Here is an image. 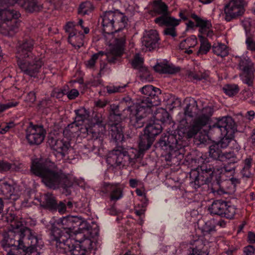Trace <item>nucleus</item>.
I'll return each mask as SVG.
<instances>
[{
    "label": "nucleus",
    "instance_id": "nucleus-1",
    "mask_svg": "<svg viewBox=\"0 0 255 255\" xmlns=\"http://www.w3.org/2000/svg\"><path fill=\"white\" fill-rule=\"evenodd\" d=\"M213 113V109L209 106L198 110L197 102L194 99L186 106L185 115L190 117L195 116L192 125L188 126L186 120L183 119L173 133L162 136L159 140V145L165 151L164 156L166 161L177 162L182 159L184 147L186 145L184 139L193 137L203 127L207 125Z\"/></svg>",
    "mask_w": 255,
    "mask_h": 255
},
{
    "label": "nucleus",
    "instance_id": "nucleus-2",
    "mask_svg": "<svg viewBox=\"0 0 255 255\" xmlns=\"http://www.w3.org/2000/svg\"><path fill=\"white\" fill-rule=\"evenodd\" d=\"M5 219L11 229L3 233L0 244L8 252L6 255H39L42 241L15 217L13 212H7Z\"/></svg>",
    "mask_w": 255,
    "mask_h": 255
},
{
    "label": "nucleus",
    "instance_id": "nucleus-3",
    "mask_svg": "<svg viewBox=\"0 0 255 255\" xmlns=\"http://www.w3.org/2000/svg\"><path fill=\"white\" fill-rule=\"evenodd\" d=\"M102 25L108 45L107 56L111 62H114L116 57L121 56L125 51L126 35H116V33L126 27L128 18L118 10L107 11L101 15Z\"/></svg>",
    "mask_w": 255,
    "mask_h": 255
},
{
    "label": "nucleus",
    "instance_id": "nucleus-4",
    "mask_svg": "<svg viewBox=\"0 0 255 255\" xmlns=\"http://www.w3.org/2000/svg\"><path fill=\"white\" fill-rule=\"evenodd\" d=\"M55 8L62 3V0H47ZM17 4L29 12L40 10L42 7L40 0H0V7L4 5L13 6ZM20 12L10 8H0V32L6 36H12L17 31L19 25Z\"/></svg>",
    "mask_w": 255,
    "mask_h": 255
},
{
    "label": "nucleus",
    "instance_id": "nucleus-5",
    "mask_svg": "<svg viewBox=\"0 0 255 255\" xmlns=\"http://www.w3.org/2000/svg\"><path fill=\"white\" fill-rule=\"evenodd\" d=\"M31 172L42 178L43 183L47 187L55 189L60 187L64 189L73 185H79L78 180L71 174H66L61 171L56 172L54 163L41 159H35L32 161Z\"/></svg>",
    "mask_w": 255,
    "mask_h": 255
},
{
    "label": "nucleus",
    "instance_id": "nucleus-6",
    "mask_svg": "<svg viewBox=\"0 0 255 255\" xmlns=\"http://www.w3.org/2000/svg\"><path fill=\"white\" fill-rule=\"evenodd\" d=\"M212 128L216 131L220 132L222 137L221 140L210 146L209 155L214 159L224 160L231 158L234 162H238V158L234 152H223L222 149L226 148L234 137L236 130L235 124L231 117H223L219 119Z\"/></svg>",
    "mask_w": 255,
    "mask_h": 255
},
{
    "label": "nucleus",
    "instance_id": "nucleus-7",
    "mask_svg": "<svg viewBox=\"0 0 255 255\" xmlns=\"http://www.w3.org/2000/svg\"><path fill=\"white\" fill-rule=\"evenodd\" d=\"M221 161H225L226 164H223L220 166L216 165L213 170L209 168L206 164H203L196 169H192L190 174V183L195 189L201 185L209 184L212 181H219L223 178V176H233L235 173L236 167L234 162L231 158H226Z\"/></svg>",
    "mask_w": 255,
    "mask_h": 255
},
{
    "label": "nucleus",
    "instance_id": "nucleus-8",
    "mask_svg": "<svg viewBox=\"0 0 255 255\" xmlns=\"http://www.w3.org/2000/svg\"><path fill=\"white\" fill-rule=\"evenodd\" d=\"M140 91L144 96L139 102L129 107L127 109L129 112L130 124L136 128L143 126L144 118L151 112V108L160 103L157 94L160 90L152 85H145Z\"/></svg>",
    "mask_w": 255,
    "mask_h": 255
},
{
    "label": "nucleus",
    "instance_id": "nucleus-9",
    "mask_svg": "<svg viewBox=\"0 0 255 255\" xmlns=\"http://www.w3.org/2000/svg\"><path fill=\"white\" fill-rule=\"evenodd\" d=\"M33 41L29 39L19 44L17 48V64L24 74L36 77L43 63L41 59L33 55L31 50Z\"/></svg>",
    "mask_w": 255,
    "mask_h": 255
},
{
    "label": "nucleus",
    "instance_id": "nucleus-10",
    "mask_svg": "<svg viewBox=\"0 0 255 255\" xmlns=\"http://www.w3.org/2000/svg\"><path fill=\"white\" fill-rule=\"evenodd\" d=\"M52 224L50 238L52 230H59L61 235L67 236V238H73L74 233L76 234L79 230L87 229L88 226L86 221L76 216H68L60 218Z\"/></svg>",
    "mask_w": 255,
    "mask_h": 255
},
{
    "label": "nucleus",
    "instance_id": "nucleus-11",
    "mask_svg": "<svg viewBox=\"0 0 255 255\" xmlns=\"http://www.w3.org/2000/svg\"><path fill=\"white\" fill-rule=\"evenodd\" d=\"M139 158V152L135 148H131L126 151L122 147L110 151L107 158V162L112 166L120 168H126L132 166L136 159Z\"/></svg>",
    "mask_w": 255,
    "mask_h": 255
},
{
    "label": "nucleus",
    "instance_id": "nucleus-12",
    "mask_svg": "<svg viewBox=\"0 0 255 255\" xmlns=\"http://www.w3.org/2000/svg\"><path fill=\"white\" fill-rule=\"evenodd\" d=\"M78 128L77 136L85 138L91 134L94 140H102L106 132V126L103 124L102 118L100 115L94 116L90 124L78 126Z\"/></svg>",
    "mask_w": 255,
    "mask_h": 255
},
{
    "label": "nucleus",
    "instance_id": "nucleus-13",
    "mask_svg": "<svg viewBox=\"0 0 255 255\" xmlns=\"http://www.w3.org/2000/svg\"><path fill=\"white\" fill-rule=\"evenodd\" d=\"M51 240L55 242L57 248L62 250L64 253L70 252L73 255H85L84 249L74 243L73 238L61 235L59 230L54 229L51 234Z\"/></svg>",
    "mask_w": 255,
    "mask_h": 255
},
{
    "label": "nucleus",
    "instance_id": "nucleus-14",
    "mask_svg": "<svg viewBox=\"0 0 255 255\" xmlns=\"http://www.w3.org/2000/svg\"><path fill=\"white\" fill-rule=\"evenodd\" d=\"M0 194L8 202L13 203L20 198L22 190L15 181L8 178L0 181Z\"/></svg>",
    "mask_w": 255,
    "mask_h": 255
},
{
    "label": "nucleus",
    "instance_id": "nucleus-15",
    "mask_svg": "<svg viewBox=\"0 0 255 255\" xmlns=\"http://www.w3.org/2000/svg\"><path fill=\"white\" fill-rule=\"evenodd\" d=\"M247 2L245 0H232L224 7L225 19L230 21L242 15L245 10Z\"/></svg>",
    "mask_w": 255,
    "mask_h": 255
},
{
    "label": "nucleus",
    "instance_id": "nucleus-16",
    "mask_svg": "<svg viewBox=\"0 0 255 255\" xmlns=\"http://www.w3.org/2000/svg\"><path fill=\"white\" fill-rule=\"evenodd\" d=\"M48 143L54 151V154L58 160H61L73 150L70 142L64 138L56 139L50 137Z\"/></svg>",
    "mask_w": 255,
    "mask_h": 255
},
{
    "label": "nucleus",
    "instance_id": "nucleus-17",
    "mask_svg": "<svg viewBox=\"0 0 255 255\" xmlns=\"http://www.w3.org/2000/svg\"><path fill=\"white\" fill-rule=\"evenodd\" d=\"M46 131L41 126L30 123L26 129V138L30 144H40L44 139Z\"/></svg>",
    "mask_w": 255,
    "mask_h": 255
},
{
    "label": "nucleus",
    "instance_id": "nucleus-18",
    "mask_svg": "<svg viewBox=\"0 0 255 255\" xmlns=\"http://www.w3.org/2000/svg\"><path fill=\"white\" fill-rule=\"evenodd\" d=\"M240 69L243 71L240 75L241 80L248 86H252L254 79L255 69L254 64L248 56H243L239 63Z\"/></svg>",
    "mask_w": 255,
    "mask_h": 255
},
{
    "label": "nucleus",
    "instance_id": "nucleus-19",
    "mask_svg": "<svg viewBox=\"0 0 255 255\" xmlns=\"http://www.w3.org/2000/svg\"><path fill=\"white\" fill-rule=\"evenodd\" d=\"M155 22L160 26H166L164 30V33L166 35L175 37L176 35V26L179 25L180 19H177L172 16L162 15L154 20Z\"/></svg>",
    "mask_w": 255,
    "mask_h": 255
},
{
    "label": "nucleus",
    "instance_id": "nucleus-20",
    "mask_svg": "<svg viewBox=\"0 0 255 255\" xmlns=\"http://www.w3.org/2000/svg\"><path fill=\"white\" fill-rule=\"evenodd\" d=\"M75 25L72 21L67 23L65 26V31L69 33L68 42L76 49H79L83 45L84 35L80 32L73 30Z\"/></svg>",
    "mask_w": 255,
    "mask_h": 255
},
{
    "label": "nucleus",
    "instance_id": "nucleus-21",
    "mask_svg": "<svg viewBox=\"0 0 255 255\" xmlns=\"http://www.w3.org/2000/svg\"><path fill=\"white\" fill-rule=\"evenodd\" d=\"M158 34L156 30L145 31L142 39V49L144 51H150L157 45Z\"/></svg>",
    "mask_w": 255,
    "mask_h": 255
},
{
    "label": "nucleus",
    "instance_id": "nucleus-22",
    "mask_svg": "<svg viewBox=\"0 0 255 255\" xmlns=\"http://www.w3.org/2000/svg\"><path fill=\"white\" fill-rule=\"evenodd\" d=\"M101 190L105 193L110 192V199L113 201L118 200L123 197V189L119 183L104 182L102 184Z\"/></svg>",
    "mask_w": 255,
    "mask_h": 255
},
{
    "label": "nucleus",
    "instance_id": "nucleus-23",
    "mask_svg": "<svg viewBox=\"0 0 255 255\" xmlns=\"http://www.w3.org/2000/svg\"><path fill=\"white\" fill-rule=\"evenodd\" d=\"M192 17L196 22V26L200 28V33L209 37H212L214 32L212 30L211 21L206 19L201 18L195 14L192 15Z\"/></svg>",
    "mask_w": 255,
    "mask_h": 255
},
{
    "label": "nucleus",
    "instance_id": "nucleus-24",
    "mask_svg": "<svg viewBox=\"0 0 255 255\" xmlns=\"http://www.w3.org/2000/svg\"><path fill=\"white\" fill-rule=\"evenodd\" d=\"M154 70L161 74H175L180 71V68L170 63L166 60L157 63L153 67Z\"/></svg>",
    "mask_w": 255,
    "mask_h": 255
},
{
    "label": "nucleus",
    "instance_id": "nucleus-25",
    "mask_svg": "<svg viewBox=\"0 0 255 255\" xmlns=\"http://www.w3.org/2000/svg\"><path fill=\"white\" fill-rule=\"evenodd\" d=\"M45 203L43 205L44 208H47L50 210H54L57 209L58 212L63 214L66 210V206L62 202L57 205L54 197L53 195L47 193L44 195Z\"/></svg>",
    "mask_w": 255,
    "mask_h": 255
},
{
    "label": "nucleus",
    "instance_id": "nucleus-26",
    "mask_svg": "<svg viewBox=\"0 0 255 255\" xmlns=\"http://www.w3.org/2000/svg\"><path fill=\"white\" fill-rule=\"evenodd\" d=\"M162 131L161 126L157 123L154 122L152 124H148L144 129L143 136L142 138L148 137L150 143L151 141L155 140V137Z\"/></svg>",
    "mask_w": 255,
    "mask_h": 255
},
{
    "label": "nucleus",
    "instance_id": "nucleus-27",
    "mask_svg": "<svg viewBox=\"0 0 255 255\" xmlns=\"http://www.w3.org/2000/svg\"><path fill=\"white\" fill-rule=\"evenodd\" d=\"M191 251L189 255H208L207 247L201 238H198L190 243Z\"/></svg>",
    "mask_w": 255,
    "mask_h": 255
},
{
    "label": "nucleus",
    "instance_id": "nucleus-28",
    "mask_svg": "<svg viewBox=\"0 0 255 255\" xmlns=\"http://www.w3.org/2000/svg\"><path fill=\"white\" fill-rule=\"evenodd\" d=\"M76 117L74 122L79 126H82L83 124H90L91 119H90L89 112L83 107H81L78 110H75Z\"/></svg>",
    "mask_w": 255,
    "mask_h": 255
},
{
    "label": "nucleus",
    "instance_id": "nucleus-29",
    "mask_svg": "<svg viewBox=\"0 0 255 255\" xmlns=\"http://www.w3.org/2000/svg\"><path fill=\"white\" fill-rule=\"evenodd\" d=\"M81 230H79L76 234L74 233V237L73 239L74 243H76L77 245H79L83 249H84L85 252L87 249H90L92 248V243L91 240L87 238H83V235L81 232Z\"/></svg>",
    "mask_w": 255,
    "mask_h": 255
},
{
    "label": "nucleus",
    "instance_id": "nucleus-30",
    "mask_svg": "<svg viewBox=\"0 0 255 255\" xmlns=\"http://www.w3.org/2000/svg\"><path fill=\"white\" fill-rule=\"evenodd\" d=\"M227 206V202L222 200L214 201L209 207V211L211 214L217 215L222 217L224 209Z\"/></svg>",
    "mask_w": 255,
    "mask_h": 255
},
{
    "label": "nucleus",
    "instance_id": "nucleus-31",
    "mask_svg": "<svg viewBox=\"0 0 255 255\" xmlns=\"http://www.w3.org/2000/svg\"><path fill=\"white\" fill-rule=\"evenodd\" d=\"M110 133L112 138L116 142L122 141L124 134L121 126L118 123L113 124L111 127Z\"/></svg>",
    "mask_w": 255,
    "mask_h": 255
},
{
    "label": "nucleus",
    "instance_id": "nucleus-32",
    "mask_svg": "<svg viewBox=\"0 0 255 255\" xmlns=\"http://www.w3.org/2000/svg\"><path fill=\"white\" fill-rule=\"evenodd\" d=\"M78 126L74 122L68 125L63 130V135L67 139L71 140L72 138L77 136Z\"/></svg>",
    "mask_w": 255,
    "mask_h": 255
},
{
    "label": "nucleus",
    "instance_id": "nucleus-33",
    "mask_svg": "<svg viewBox=\"0 0 255 255\" xmlns=\"http://www.w3.org/2000/svg\"><path fill=\"white\" fill-rule=\"evenodd\" d=\"M143 134H142L139 136V141L138 143L139 150L137 152H139V158L143 155L144 151L148 150L153 144L154 141H151L150 143L149 138L148 137H145V138H142Z\"/></svg>",
    "mask_w": 255,
    "mask_h": 255
},
{
    "label": "nucleus",
    "instance_id": "nucleus-34",
    "mask_svg": "<svg viewBox=\"0 0 255 255\" xmlns=\"http://www.w3.org/2000/svg\"><path fill=\"white\" fill-rule=\"evenodd\" d=\"M242 25L247 35H252L255 33V21L249 18H246L242 21Z\"/></svg>",
    "mask_w": 255,
    "mask_h": 255
},
{
    "label": "nucleus",
    "instance_id": "nucleus-35",
    "mask_svg": "<svg viewBox=\"0 0 255 255\" xmlns=\"http://www.w3.org/2000/svg\"><path fill=\"white\" fill-rule=\"evenodd\" d=\"M212 50L214 54L221 57L226 56L229 53L226 45L221 43H214L212 47Z\"/></svg>",
    "mask_w": 255,
    "mask_h": 255
},
{
    "label": "nucleus",
    "instance_id": "nucleus-36",
    "mask_svg": "<svg viewBox=\"0 0 255 255\" xmlns=\"http://www.w3.org/2000/svg\"><path fill=\"white\" fill-rule=\"evenodd\" d=\"M108 52V49H107V52L105 54L104 52L100 51L99 52H98L97 53L93 54L92 55V56L91 57V58H90V59H89V60H88L86 62V65L87 67L89 68H93L95 66V62H96V60H97L99 59H101V58L102 57H103L104 55H106V58H107V60H108V61L111 62V61H110L108 60L107 56V53ZM120 56L116 57L114 62H111V63L115 62L117 59Z\"/></svg>",
    "mask_w": 255,
    "mask_h": 255
},
{
    "label": "nucleus",
    "instance_id": "nucleus-37",
    "mask_svg": "<svg viewBox=\"0 0 255 255\" xmlns=\"http://www.w3.org/2000/svg\"><path fill=\"white\" fill-rule=\"evenodd\" d=\"M197 44V40L196 36L191 35L180 42L179 48L181 49L187 50L191 47H194Z\"/></svg>",
    "mask_w": 255,
    "mask_h": 255
},
{
    "label": "nucleus",
    "instance_id": "nucleus-38",
    "mask_svg": "<svg viewBox=\"0 0 255 255\" xmlns=\"http://www.w3.org/2000/svg\"><path fill=\"white\" fill-rule=\"evenodd\" d=\"M197 69H194L193 71L188 73L189 78L192 80L199 81L205 79L208 76V73L204 72L202 69L197 72Z\"/></svg>",
    "mask_w": 255,
    "mask_h": 255
},
{
    "label": "nucleus",
    "instance_id": "nucleus-39",
    "mask_svg": "<svg viewBox=\"0 0 255 255\" xmlns=\"http://www.w3.org/2000/svg\"><path fill=\"white\" fill-rule=\"evenodd\" d=\"M153 9L158 14L164 15L167 12L168 7L161 0H155L154 1Z\"/></svg>",
    "mask_w": 255,
    "mask_h": 255
},
{
    "label": "nucleus",
    "instance_id": "nucleus-40",
    "mask_svg": "<svg viewBox=\"0 0 255 255\" xmlns=\"http://www.w3.org/2000/svg\"><path fill=\"white\" fill-rule=\"evenodd\" d=\"M216 226L214 220H209L205 222L202 227L201 230L204 236L210 234L216 231Z\"/></svg>",
    "mask_w": 255,
    "mask_h": 255
},
{
    "label": "nucleus",
    "instance_id": "nucleus-41",
    "mask_svg": "<svg viewBox=\"0 0 255 255\" xmlns=\"http://www.w3.org/2000/svg\"><path fill=\"white\" fill-rule=\"evenodd\" d=\"M198 36L201 42L198 54H205L209 51L211 48V45L204 36L199 35Z\"/></svg>",
    "mask_w": 255,
    "mask_h": 255
},
{
    "label": "nucleus",
    "instance_id": "nucleus-42",
    "mask_svg": "<svg viewBox=\"0 0 255 255\" xmlns=\"http://www.w3.org/2000/svg\"><path fill=\"white\" fill-rule=\"evenodd\" d=\"M94 8L93 4L89 1L82 3L79 6V13L83 15L88 14Z\"/></svg>",
    "mask_w": 255,
    "mask_h": 255
},
{
    "label": "nucleus",
    "instance_id": "nucleus-43",
    "mask_svg": "<svg viewBox=\"0 0 255 255\" xmlns=\"http://www.w3.org/2000/svg\"><path fill=\"white\" fill-rule=\"evenodd\" d=\"M224 214L222 217L227 219H233L236 213V208L235 206L232 205L230 203L227 202V206L224 209Z\"/></svg>",
    "mask_w": 255,
    "mask_h": 255
},
{
    "label": "nucleus",
    "instance_id": "nucleus-44",
    "mask_svg": "<svg viewBox=\"0 0 255 255\" xmlns=\"http://www.w3.org/2000/svg\"><path fill=\"white\" fill-rule=\"evenodd\" d=\"M223 91L226 95L233 96L238 93L239 88L236 84H228L224 87Z\"/></svg>",
    "mask_w": 255,
    "mask_h": 255
},
{
    "label": "nucleus",
    "instance_id": "nucleus-45",
    "mask_svg": "<svg viewBox=\"0 0 255 255\" xmlns=\"http://www.w3.org/2000/svg\"><path fill=\"white\" fill-rule=\"evenodd\" d=\"M143 60L142 57H141L139 54H136L133 59L131 62V64L132 67L136 69H140V68H142Z\"/></svg>",
    "mask_w": 255,
    "mask_h": 255
},
{
    "label": "nucleus",
    "instance_id": "nucleus-46",
    "mask_svg": "<svg viewBox=\"0 0 255 255\" xmlns=\"http://www.w3.org/2000/svg\"><path fill=\"white\" fill-rule=\"evenodd\" d=\"M15 125V124L12 121L1 124L0 125V133L1 134H5L10 129L14 128Z\"/></svg>",
    "mask_w": 255,
    "mask_h": 255
},
{
    "label": "nucleus",
    "instance_id": "nucleus-47",
    "mask_svg": "<svg viewBox=\"0 0 255 255\" xmlns=\"http://www.w3.org/2000/svg\"><path fill=\"white\" fill-rule=\"evenodd\" d=\"M18 104V102L15 100L8 101L6 103H0V113L8 109L16 107Z\"/></svg>",
    "mask_w": 255,
    "mask_h": 255
},
{
    "label": "nucleus",
    "instance_id": "nucleus-48",
    "mask_svg": "<svg viewBox=\"0 0 255 255\" xmlns=\"http://www.w3.org/2000/svg\"><path fill=\"white\" fill-rule=\"evenodd\" d=\"M247 49L251 51H255V41L252 38L248 36L246 40Z\"/></svg>",
    "mask_w": 255,
    "mask_h": 255
},
{
    "label": "nucleus",
    "instance_id": "nucleus-49",
    "mask_svg": "<svg viewBox=\"0 0 255 255\" xmlns=\"http://www.w3.org/2000/svg\"><path fill=\"white\" fill-rule=\"evenodd\" d=\"M126 85L122 86H114L109 87L107 88V91L109 93H114L116 92H122L123 91L124 89L126 87Z\"/></svg>",
    "mask_w": 255,
    "mask_h": 255
},
{
    "label": "nucleus",
    "instance_id": "nucleus-50",
    "mask_svg": "<svg viewBox=\"0 0 255 255\" xmlns=\"http://www.w3.org/2000/svg\"><path fill=\"white\" fill-rule=\"evenodd\" d=\"M12 165L7 162L0 161V171H6L11 168Z\"/></svg>",
    "mask_w": 255,
    "mask_h": 255
},
{
    "label": "nucleus",
    "instance_id": "nucleus-51",
    "mask_svg": "<svg viewBox=\"0 0 255 255\" xmlns=\"http://www.w3.org/2000/svg\"><path fill=\"white\" fill-rule=\"evenodd\" d=\"M255 254V248L252 245H249L244 249V255H253Z\"/></svg>",
    "mask_w": 255,
    "mask_h": 255
},
{
    "label": "nucleus",
    "instance_id": "nucleus-52",
    "mask_svg": "<svg viewBox=\"0 0 255 255\" xmlns=\"http://www.w3.org/2000/svg\"><path fill=\"white\" fill-rule=\"evenodd\" d=\"M74 24V25H75L74 27V28H73V30H75V31H78L77 29H76V27L77 26H80L81 27V28L82 29H83L84 30V32L85 34H87L89 32V29L88 27H84L83 26V21L82 19H80L79 20V22L77 24H75L74 22H73Z\"/></svg>",
    "mask_w": 255,
    "mask_h": 255
},
{
    "label": "nucleus",
    "instance_id": "nucleus-53",
    "mask_svg": "<svg viewBox=\"0 0 255 255\" xmlns=\"http://www.w3.org/2000/svg\"><path fill=\"white\" fill-rule=\"evenodd\" d=\"M74 24V25H75L74 27V28H73V30H75V31H78L77 29H76V27L77 26H80L81 27V28L82 29H83L84 30V32L85 34H87L89 32V29L88 27H84L83 26V21L82 19H80L79 20V22L77 24H75L74 22H73Z\"/></svg>",
    "mask_w": 255,
    "mask_h": 255
},
{
    "label": "nucleus",
    "instance_id": "nucleus-54",
    "mask_svg": "<svg viewBox=\"0 0 255 255\" xmlns=\"http://www.w3.org/2000/svg\"><path fill=\"white\" fill-rule=\"evenodd\" d=\"M136 194L139 196L142 197L143 199V206H146L147 204L148 200L145 196V193L144 191H142L139 189H136L135 190Z\"/></svg>",
    "mask_w": 255,
    "mask_h": 255
},
{
    "label": "nucleus",
    "instance_id": "nucleus-55",
    "mask_svg": "<svg viewBox=\"0 0 255 255\" xmlns=\"http://www.w3.org/2000/svg\"><path fill=\"white\" fill-rule=\"evenodd\" d=\"M36 100L35 93L34 91L29 92L25 98V101L27 102L33 103Z\"/></svg>",
    "mask_w": 255,
    "mask_h": 255
},
{
    "label": "nucleus",
    "instance_id": "nucleus-56",
    "mask_svg": "<svg viewBox=\"0 0 255 255\" xmlns=\"http://www.w3.org/2000/svg\"><path fill=\"white\" fill-rule=\"evenodd\" d=\"M68 98L70 99H74L79 95V92L76 89H72L70 91L67 93Z\"/></svg>",
    "mask_w": 255,
    "mask_h": 255
},
{
    "label": "nucleus",
    "instance_id": "nucleus-57",
    "mask_svg": "<svg viewBox=\"0 0 255 255\" xmlns=\"http://www.w3.org/2000/svg\"><path fill=\"white\" fill-rule=\"evenodd\" d=\"M248 242L253 244L255 243V234L253 232H249L248 234Z\"/></svg>",
    "mask_w": 255,
    "mask_h": 255
},
{
    "label": "nucleus",
    "instance_id": "nucleus-58",
    "mask_svg": "<svg viewBox=\"0 0 255 255\" xmlns=\"http://www.w3.org/2000/svg\"><path fill=\"white\" fill-rule=\"evenodd\" d=\"M107 102L105 100H99L95 102V105L99 108H103L106 106Z\"/></svg>",
    "mask_w": 255,
    "mask_h": 255
},
{
    "label": "nucleus",
    "instance_id": "nucleus-59",
    "mask_svg": "<svg viewBox=\"0 0 255 255\" xmlns=\"http://www.w3.org/2000/svg\"><path fill=\"white\" fill-rule=\"evenodd\" d=\"M139 183V181L135 179H130L129 180V186L131 188H135Z\"/></svg>",
    "mask_w": 255,
    "mask_h": 255
},
{
    "label": "nucleus",
    "instance_id": "nucleus-60",
    "mask_svg": "<svg viewBox=\"0 0 255 255\" xmlns=\"http://www.w3.org/2000/svg\"><path fill=\"white\" fill-rule=\"evenodd\" d=\"M255 114V113L253 111H250L247 112L246 117L250 121H251L254 118Z\"/></svg>",
    "mask_w": 255,
    "mask_h": 255
},
{
    "label": "nucleus",
    "instance_id": "nucleus-61",
    "mask_svg": "<svg viewBox=\"0 0 255 255\" xmlns=\"http://www.w3.org/2000/svg\"><path fill=\"white\" fill-rule=\"evenodd\" d=\"M252 159L251 158H246L245 160V166L246 168H250L251 166Z\"/></svg>",
    "mask_w": 255,
    "mask_h": 255
},
{
    "label": "nucleus",
    "instance_id": "nucleus-62",
    "mask_svg": "<svg viewBox=\"0 0 255 255\" xmlns=\"http://www.w3.org/2000/svg\"><path fill=\"white\" fill-rule=\"evenodd\" d=\"M116 118L117 119H120V115L119 114H117L116 111H114L112 114L110 115V119L111 120H112L113 119Z\"/></svg>",
    "mask_w": 255,
    "mask_h": 255
},
{
    "label": "nucleus",
    "instance_id": "nucleus-63",
    "mask_svg": "<svg viewBox=\"0 0 255 255\" xmlns=\"http://www.w3.org/2000/svg\"><path fill=\"white\" fill-rule=\"evenodd\" d=\"M186 25L188 28H193L196 26V25L195 24L194 22H193L191 20L188 21L186 23Z\"/></svg>",
    "mask_w": 255,
    "mask_h": 255
},
{
    "label": "nucleus",
    "instance_id": "nucleus-64",
    "mask_svg": "<svg viewBox=\"0 0 255 255\" xmlns=\"http://www.w3.org/2000/svg\"><path fill=\"white\" fill-rule=\"evenodd\" d=\"M252 143L255 148V129L253 130V134L251 136Z\"/></svg>",
    "mask_w": 255,
    "mask_h": 255
}]
</instances>
